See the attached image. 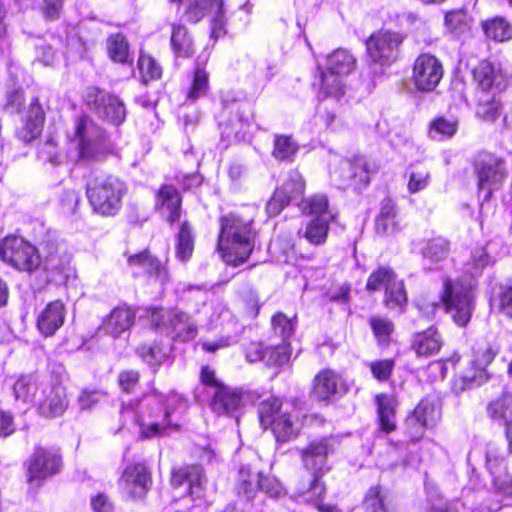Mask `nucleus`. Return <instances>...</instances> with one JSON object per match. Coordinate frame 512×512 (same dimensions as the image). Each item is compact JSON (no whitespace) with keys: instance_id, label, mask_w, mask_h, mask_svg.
Here are the masks:
<instances>
[{"instance_id":"f257e3e1","label":"nucleus","mask_w":512,"mask_h":512,"mask_svg":"<svg viewBox=\"0 0 512 512\" xmlns=\"http://www.w3.org/2000/svg\"><path fill=\"white\" fill-rule=\"evenodd\" d=\"M492 262L485 248H476L471 261L465 265V274L445 280L442 301L458 326L465 327L469 323L475 307L476 277Z\"/></svg>"},{"instance_id":"f03ea898","label":"nucleus","mask_w":512,"mask_h":512,"mask_svg":"<svg viewBox=\"0 0 512 512\" xmlns=\"http://www.w3.org/2000/svg\"><path fill=\"white\" fill-rule=\"evenodd\" d=\"M181 402L182 397L175 392L164 396L152 391L135 403H123L121 415L125 420L133 418L142 438L165 436L171 428H177L171 414Z\"/></svg>"},{"instance_id":"7ed1b4c3","label":"nucleus","mask_w":512,"mask_h":512,"mask_svg":"<svg viewBox=\"0 0 512 512\" xmlns=\"http://www.w3.org/2000/svg\"><path fill=\"white\" fill-rule=\"evenodd\" d=\"M256 238L252 219L236 214L221 218L217 248L228 265L238 266L246 262L255 248Z\"/></svg>"},{"instance_id":"20e7f679","label":"nucleus","mask_w":512,"mask_h":512,"mask_svg":"<svg viewBox=\"0 0 512 512\" xmlns=\"http://www.w3.org/2000/svg\"><path fill=\"white\" fill-rule=\"evenodd\" d=\"M336 448V441L333 438H320L311 441L307 447L302 449L301 458L304 467L312 472L307 479H301L297 491L307 500H314L326 492V487L321 481V475L329 471V454Z\"/></svg>"},{"instance_id":"39448f33","label":"nucleus","mask_w":512,"mask_h":512,"mask_svg":"<svg viewBox=\"0 0 512 512\" xmlns=\"http://www.w3.org/2000/svg\"><path fill=\"white\" fill-rule=\"evenodd\" d=\"M294 410L290 405H283L278 398L270 397L258 406L259 420L265 429L269 427L272 430L278 442H288L295 439L300 431Z\"/></svg>"},{"instance_id":"423d86ee","label":"nucleus","mask_w":512,"mask_h":512,"mask_svg":"<svg viewBox=\"0 0 512 512\" xmlns=\"http://www.w3.org/2000/svg\"><path fill=\"white\" fill-rule=\"evenodd\" d=\"M127 192L125 183L118 177L96 176L86 187L89 203L101 215H115L121 208L122 198Z\"/></svg>"},{"instance_id":"0eeeda50","label":"nucleus","mask_w":512,"mask_h":512,"mask_svg":"<svg viewBox=\"0 0 512 512\" xmlns=\"http://www.w3.org/2000/svg\"><path fill=\"white\" fill-rule=\"evenodd\" d=\"M356 67V58L346 49H337L326 57L320 75V94L339 99L345 93L344 78Z\"/></svg>"},{"instance_id":"6e6552de","label":"nucleus","mask_w":512,"mask_h":512,"mask_svg":"<svg viewBox=\"0 0 512 512\" xmlns=\"http://www.w3.org/2000/svg\"><path fill=\"white\" fill-rule=\"evenodd\" d=\"M368 291L384 290L383 304L390 310L402 311L407 304V294L403 280L397 278L389 267H380L372 272L366 283Z\"/></svg>"},{"instance_id":"1a4fd4ad","label":"nucleus","mask_w":512,"mask_h":512,"mask_svg":"<svg viewBox=\"0 0 512 512\" xmlns=\"http://www.w3.org/2000/svg\"><path fill=\"white\" fill-rule=\"evenodd\" d=\"M0 256L5 263L20 271H35L42 263L38 250L18 236H7L1 241Z\"/></svg>"},{"instance_id":"9d476101","label":"nucleus","mask_w":512,"mask_h":512,"mask_svg":"<svg viewBox=\"0 0 512 512\" xmlns=\"http://www.w3.org/2000/svg\"><path fill=\"white\" fill-rule=\"evenodd\" d=\"M150 321L157 327L164 329L173 339L187 342L197 335V326L192 318L178 310L154 308L150 312Z\"/></svg>"},{"instance_id":"9b49d317","label":"nucleus","mask_w":512,"mask_h":512,"mask_svg":"<svg viewBox=\"0 0 512 512\" xmlns=\"http://www.w3.org/2000/svg\"><path fill=\"white\" fill-rule=\"evenodd\" d=\"M62 457L57 449L36 447L27 461V480L31 486L39 487L47 478L60 472Z\"/></svg>"},{"instance_id":"f8f14e48","label":"nucleus","mask_w":512,"mask_h":512,"mask_svg":"<svg viewBox=\"0 0 512 512\" xmlns=\"http://www.w3.org/2000/svg\"><path fill=\"white\" fill-rule=\"evenodd\" d=\"M403 40V35L398 32L380 30L366 40L367 55L375 64L390 65L397 60Z\"/></svg>"},{"instance_id":"ddd939ff","label":"nucleus","mask_w":512,"mask_h":512,"mask_svg":"<svg viewBox=\"0 0 512 512\" xmlns=\"http://www.w3.org/2000/svg\"><path fill=\"white\" fill-rule=\"evenodd\" d=\"M170 483L175 497H190L201 500L205 495L206 479L203 469L197 465L175 469L171 473Z\"/></svg>"},{"instance_id":"4468645a","label":"nucleus","mask_w":512,"mask_h":512,"mask_svg":"<svg viewBox=\"0 0 512 512\" xmlns=\"http://www.w3.org/2000/svg\"><path fill=\"white\" fill-rule=\"evenodd\" d=\"M443 75V65L434 55L423 53L415 59L411 79L418 91H434L443 78Z\"/></svg>"},{"instance_id":"2eb2a0df","label":"nucleus","mask_w":512,"mask_h":512,"mask_svg":"<svg viewBox=\"0 0 512 512\" xmlns=\"http://www.w3.org/2000/svg\"><path fill=\"white\" fill-rule=\"evenodd\" d=\"M103 138V130L90 118L81 115L75 119L72 140L78 143L82 158L96 159L98 146Z\"/></svg>"},{"instance_id":"dca6fc26","label":"nucleus","mask_w":512,"mask_h":512,"mask_svg":"<svg viewBox=\"0 0 512 512\" xmlns=\"http://www.w3.org/2000/svg\"><path fill=\"white\" fill-rule=\"evenodd\" d=\"M185 17L188 21H200L208 10L213 12L211 35L214 38L225 33L226 20L224 17L223 0H184Z\"/></svg>"},{"instance_id":"f3484780","label":"nucleus","mask_w":512,"mask_h":512,"mask_svg":"<svg viewBox=\"0 0 512 512\" xmlns=\"http://www.w3.org/2000/svg\"><path fill=\"white\" fill-rule=\"evenodd\" d=\"M475 169L479 189L487 191L486 197H489L492 190L497 189L506 177L504 161L489 153L478 156Z\"/></svg>"},{"instance_id":"a211bd4d","label":"nucleus","mask_w":512,"mask_h":512,"mask_svg":"<svg viewBox=\"0 0 512 512\" xmlns=\"http://www.w3.org/2000/svg\"><path fill=\"white\" fill-rule=\"evenodd\" d=\"M474 80L477 83V94L496 97L506 89L508 76L499 65L482 61L474 70Z\"/></svg>"},{"instance_id":"6ab92c4d","label":"nucleus","mask_w":512,"mask_h":512,"mask_svg":"<svg viewBox=\"0 0 512 512\" xmlns=\"http://www.w3.org/2000/svg\"><path fill=\"white\" fill-rule=\"evenodd\" d=\"M335 185L341 189L349 186L366 185L369 183V169L366 160L362 157L351 160H341L339 165L331 172Z\"/></svg>"},{"instance_id":"aec40b11","label":"nucleus","mask_w":512,"mask_h":512,"mask_svg":"<svg viewBox=\"0 0 512 512\" xmlns=\"http://www.w3.org/2000/svg\"><path fill=\"white\" fill-rule=\"evenodd\" d=\"M40 388L35 403L39 414L46 418L61 416L68 406L65 389L49 381Z\"/></svg>"},{"instance_id":"412c9836","label":"nucleus","mask_w":512,"mask_h":512,"mask_svg":"<svg viewBox=\"0 0 512 512\" xmlns=\"http://www.w3.org/2000/svg\"><path fill=\"white\" fill-rule=\"evenodd\" d=\"M305 189V182L298 171H291L288 180L277 188L268 201L266 209L270 216H277L292 199L300 197Z\"/></svg>"},{"instance_id":"4be33fe9","label":"nucleus","mask_w":512,"mask_h":512,"mask_svg":"<svg viewBox=\"0 0 512 512\" xmlns=\"http://www.w3.org/2000/svg\"><path fill=\"white\" fill-rule=\"evenodd\" d=\"M347 385L343 377L332 369L319 371L312 383V394L318 401H330L345 394Z\"/></svg>"},{"instance_id":"5701e85b","label":"nucleus","mask_w":512,"mask_h":512,"mask_svg":"<svg viewBox=\"0 0 512 512\" xmlns=\"http://www.w3.org/2000/svg\"><path fill=\"white\" fill-rule=\"evenodd\" d=\"M151 483V474L143 464L126 467L120 479L123 491L135 499L143 498L149 491Z\"/></svg>"},{"instance_id":"b1692460","label":"nucleus","mask_w":512,"mask_h":512,"mask_svg":"<svg viewBox=\"0 0 512 512\" xmlns=\"http://www.w3.org/2000/svg\"><path fill=\"white\" fill-rule=\"evenodd\" d=\"M44 113L37 99H33L25 110L22 123L16 130L18 139L23 142H30L37 138L43 127Z\"/></svg>"},{"instance_id":"393cba45","label":"nucleus","mask_w":512,"mask_h":512,"mask_svg":"<svg viewBox=\"0 0 512 512\" xmlns=\"http://www.w3.org/2000/svg\"><path fill=\"white\" fill-rule=\"evenodd\" d=\"M94 102L99 117L109 123L119 125L125 120L126 108L117 96L96 90Z\"/></svg>"},{"instance_id":"a878e982","label":"nucleus","mask_w":512,"mask_h":512,"mask_svg":"<svg viewBox=\"0 0 512 512\" xmlns=\"http://www.w3.org/2000/svg\"><path fill=\"white\" fill-rule=\"evenodd\" d=\"M181 202V196L175 187L163 185L156 195L155 208L166 216L168 222L174 223L180 218Z\"/></svg>"},{"instance_id":"bb28decb","label":"nucleus","mask_w":512,"mask_h":512,"mask_svg":"<svg viewBox=\"0 0 512 512\" xmlns=\"http://www.w3.org/2000/svg\"><path fill=\"white\" fill-rule=\"evenodd\" d=\"M127 262L135 274L143 272L149 276L155 277L160 283H164L168 280L165 266H163L159 260L152 257L146 250L130 255Z\"/></svg>"},{"instance_id":"cd10ccee","label":"nucleus","mask_w":512,"mask_h":512,"mask_svg":"<svg viewBox=\"0 0 512 512\" xmlns=\"http://www.w3.org/2000/svg\"><path fill=\"white\" fill-rule=\"evenodd\" d=\"M440 417L437 405L429 401H421L407 418V425L414 429L415 436H422L424 429L435 425Z\"/></svg>"},{"instance_id":"c85d7f7f","label":"nucleus","mask_w":512,"mask_h":512,"mask_svg":"<svg viewBox=\"0 0 512 512\" xmlns=\"http://www.w3.org/2000/svg\"><path fill=\"white\" fill-rule=\"evenodd\" d=\"M243 404L242 392L227 385L217 389L211 400V409L218 415L233 414Z\"/></svg>"},{"instance_id":"c756f323","label":"nucleus","mask_w":512,"mask_h":512,"mask_svg":"<svg viewBox=\"0 0 512 512\" xmlns=\"http://www.w3.org/2000/svg\"><path fill=\"white\" fill-rule=\"evenodd\" d=\"M135 313L128 307L120 306L114 308L103 320L102 330L114 338L119 337L123 332L130 329L134 324Z\"/></svg>"},{"instance_id":"7c9ffc66","label":"nucleus","mask_w":512,"mask_h":512,"mask_svg":"<svg viewBox=\"0 0 512 512\" xmlns=\"http://www.w3.org/2000/svg\"><path fill=\"white\" fill-rule=\"evenodd\" d=\"M64 318V304L58 300L53 301L38 316L37 327L44 336H51L63 325Z\"/></svg>"},{"instance_id":"2f4dec72","label":"nucleus","mask_w":512,"mask_h":512,"mask_svg":"<svg viewBox=\"0 0 512 512\" xmlns=\"http://www.w3.org/2000/svg\"><path fill=\"white\" fill-rule=\"evenodd\" d=\"M261 474L249 464L241 465L235 485L238 496L245 500L253 499L259 491Z\"/></svg>"},{"instance_id":"473e14b6","label":"nucleus","mask_w":512,"mask_h":512,"mask_svg":"<svg viewBox=\"0 0 512 512\" xmlns=\"http://www.w3.org/2000/svg\"><path fill=\"white\" fill-rule=\"evenodd\" d=\"M412 347L418 356L430 357L440 351L442 338L437 329L430 327L414 336Z\"/></svg>"},{"instance_id":"72a5a7b5","label":"nucleus","mask_w":512,"mask_h":512,"mask_svg":"<svg viewBox=\"0 0 512 512\" xmlns=\"http://www.w3.org/2000/svg\"><path fill=\"white\" fill-rule=\"evenodd\" d=\"M399 229L397 222V210L391 199L381 202L380 212L375 219V230L379 235H390Z\"/></svg>"},{"instance_id":"f704fd0d","label":"nucleus","mask_w":512,"mask_h":512,"mask_svg":"<svg viewBox=\"0 0 512 512\" xmlns=\"http://www.w3.org/2000/svg\"><path fill=\"white\" fill-rule=\"evenodd\" d=\"M46 380H40L34 375L21 376L13 386L16 400L36 403L37 394Z\"/></svg>"},{"instance_id":"c9c22d12","label":"nucleus","mask_w":512,"mask_h":512,"mask_svg":"<svg viewBox=\"0 0 512 512\" xmlns=\"http://www.w3.org/2000/svg\"><path fill=\"white\" fill-rule=\"evenodd\" d=\"M419 251L431 263L445 260L450 251L449 242L443 237H435L420 243Z\"/></svg>"},{"instance_id":"e433bc0d","label":"nucleus","mask_w":512,"mask_h":512,"mask_svg":"<svg viewBox=\"0 0 512 512\" xmlns=\"http://www.w3.org/2000/svg\"><path fill=\"white\" fill-rule=\"evenodd\" d=\"M332 220L333 219H329L325 216L314 217L306 224L303 231H299V234L309 243L321 245L326 241L329 223Z\"/></svg>"},{"instance_id":"4c0bfd02","label":"nucleus","mask_w":512,"mask_h":512,"mask_svg":"<svg viewBox=\"0 0 512 512\" xmlns=\"http://www.w3.org/2000/svg\"><path fill=\"white\" fill-rule=\"evenodd\" d=\"M380 429L390 433L396 428L395 423V401L392 397L384 394L376 396Z\"/></svg>"},{"instance_id":"58836bf2","label":"nucleus","mask_w":512,"mask_h":512,"mask_svg":"<svg viewBox=\"0 0 512 512\" xmlns=\"http://www.w3.org/2000/svg\"><path fill=\"white\" fill-rule=\"evenodd\" d=\"M298 206L305 214L314 215L315 217L325 216L329 219L335 218V214L329 209L327 196L324 194H315L304 199Z\"/></svg>"},{"instance_id":"ea45409f","label":"nucleus","mask_w":512,"mask_h":512,"mask_svg":"<svg viewBox=\"0 0 512 512\" xmlns=\"http://www.w3.org/2000/svg\"><path fill=\"white\" fill-rule=\"evenodd\" d=\"M42 262L45 269L62 272L69 263V256L62 247L48 242L44 248Z\"/></svg>"},{"instance_id":"a19ab883","label":"nucleus","mask_w":512,"mask_h":512,"mask_svg":"<svg viewBox=\"0 0 512 512\" xmlns=\"http://www.w3.org/2000/svg\"><path fill=\"white\" fill-rule=\"evenodd\" d=\"M171 46L178 57H190L194 53L193 41L187 29L181 25L172 28Z\"/></svg>"},{"instance_id":"79ce46f5","label":"nucleus","mask_w":512,"mask_h":512,"mask_svg":"<svg viewBox=\"0 0 512 512\" xmlns=\"http://www.w3.org/2000/svg\"><path fill=\"white\" fill-rule=\"evenodd\" d=\"M485 35L496 41L503 42L512 38V26L502 17L489 19L482 24Z\"/></svg>"},{"instance_id":"37998d69","label":"nucleus","mask_w":512,"mask_h":512,"mask_svg":"<svg viewBox=\"0 0 512 512\" xmlns=\"http://www.w3.org/2000/svg\"><path fill=\"white\" fill-rule=\"evenodd\" d=\"M488 379V375L482 370L475 372L471 367L467 368L462 374L456 376L452 382V390L460 394L467 389L480 386Z\"/></svg>"},{"instance_id":"c03bdc74","label":"nucleus","mask_w":512,"mask_h":512,"mask_svg":"<svg viewBox=\"0 0 512 512\" xmlns=\"http://www.w3.org/2000/svg\"><path fill=\"white\" fill-rule=\"evenodd\" d=\"M487 413L494 420L507 421L512 417V394L502 393L487 405Z\"/></svg>"},{"instance_id":"a18cd8bd","label":"nucleus","mask_w":512,"mask_h":512,"mask_svg":"<svg viewBox=\"0 0 512 512\" xmlns=\"http://www.w3.org/2000/svg\"><path fill=\"white\" fill-rule=\"evenodd\" d=\"M138 355L151 367H159L168 357L169 349L160 344H142L137 348Z\"/></svg>"},{"instance_id":"49530a36","label":"nucleus","mask_w":512,"mask_h":512,"mask_svg":"<svg viewBox=\"0 0 512 512\" xmlns=\"http://www.w3.org/2000/svg\"><path fill=\"white\" fill-rule=\"evenodd\" d=\"M458 129L456 119H446L439 117L433 120L429 126V137L433 140H444L455 135Z\"/></svg>"},{"instance_id":"de8ad7c7","label":"nucleus","mask_w":512,"mask_h":512,"mask_svg":"<svg viewBox=\"0 0 512 512\" xmlns=\"http://www.w3.org/2000/svg\"><path fill=\"white\" fill-rule=\"evenodd\" d=\"M298 151V144L291 136L275 135L272 155L281 161L291 160Z\"/></svg>"},{"instance_id":"09e8293b","label":"nucleus","mask_w":512,"mask_h":512,"mask_svg":"<svg viewBox=\"0 0 512 512\" xmlns=\"http://www.w3.org/2000/svg\"><path fill=\"white\" fill-rule=\"evenodd\" d=\"M431 181V172L426 166H412L409 172L407 189L414 194L426 189Z\"/></svg>"},{"instance_id":"8fccbe9b","label":"nucleus","mask_w":512,"mask_h":512,"mask_svg":"<svg viewBox=\"0 0 512 512\" xmlns=\"http://www.w3.org/2000/svg\"><path fill=\"white\" fill-rule=\"evenodd\" d=\"M194 249L193 235L191 231V227L188 223H182L178 237H177V247H176V255L181 261L188 260Z\"/></svg>"},{"instance_id":"3c124183","label":"nucleus","mask_w":512,"mask_h":512,"mask_svg":"<svg viewBox=\"0 0 512 512\" xmlns=\"http://www.w3.org/2000/svg\"><path fill=\"white\" fill-rule=\"evenodd\" d=\"M107 49L110 58L119 63H125L129 57L126 38L122 34H113L107 40Z\"/></svg>"},{"instance_id":"603ef678","label":"nucleus","mask_w":512,"mask_h":512,"mask_svg":"<svg viewBox=\"0 0 512 512\" xmlns=\"http://www.w3.org/2000/svg\"><path fill=\"white\" fill-rule=\"evenodd\" d=\"M478 97V105L476 109V114L480 118L486 121H493L499 115V103L496 100V97H492L491 95L485 94H477Z\"/></svg>"},{"instance_id":"864d4df0","label":"nucleus","mask_w":512,"mask_h":512,"mask_svg":"<svg viewBox=\"0 0 512 512\" xmlns=\"http://www.w3.org/2000/svg\"><path fill=\"white\" fill-rule=\"evenodd\" d=\"M387 497L379 486L371 487L365 496L364 507L366 512H389Z\"/></svg>"},{"instance_id":"5fc2aeb1","label":"nucleus","mask_w":512,"mask_h":512,"mask_svg":"<svg viewBox=\"0 0 512 512\" xmlns=\"http://www.w3.org/2000/svg\"><path fill=\"white\" fill-rule=\"evenodd\" d=\"M138 67L144 82L159 79L162 75L161 66L149 55L139 57Z\"/></svg>"},{"instance_id":"6e6d98bb","label":"nucleus","mask_w":512,"mask_h":512,"mask_svg":"<svg viewBox=\"0 0 512 512\" xmlns=\"http://www.w3.org/2000/svg\"><path fill=\"white\" fill-rule=\"evenodd\" d=\"M232 324L234 325V330L232 333L221 337L217 341L203 342L202 343L203 349L208 352H215L220 348L228 347L230 345L237 343L239 340V336L241 335V333L243 331V326L239 325L236 322H233Z\"/></svg>"},{"instance_id":"4d7b16f0","label":"nucleus","mask_w":512,"mask_h":512,"mask_svg":"<svg viewBox=\"0 0 512 512\" xmlns=\"http://www.w3.org/2000/svg\"><path fill=\"white\" fill-rule=\"evenodd\" d=\"M370 326L379 343L388 342L393 330V323L385 317L374 316L370 319Z\"/></svg>"},{"instance_id":"13d9d810","label":"nucleus","mask_w":512,"mask_h":512,"mask_svg":"<svg viewBox=\"0 0 512 512\" xmlns=\"http://www.w3.org/2000/svg\"><path fill=\"white\" fill-rule=\"evenodd\" d=\"M209 88L208 74L201 68H197L194 73L192 86L188 92V98L196 100L206 95Z\"/></svg>"},{"instance_id":"bf43d9fd","label":"nucleus","mask_w":512,"mask_h":512,"mask_svg":"<svg viewBox=\"0 0 512 512\" xmlns=\"http://www.w3.org/2000/svg\"><path fill=\"white\" fill-rule=\"evenodd\" d=\"M272 327L274 333L278 335L283 342H286L294 333L293 321L282 313H278L272 318Z\"/></svg>"},{"instance_id":"052dcab7","label":"nucleus","mask_w":512,"mask_h":512,"mask_svg":"<svg viewBox=\"0 0 512 512\" xmlns=\"http://www.w3.org/2000/svg\"><path fill=\"white\" fill-rule=\"evenodd\" d=\"M445 25L452 32H463L468 27V16L464 9H456L446 13Z\"/></svg>"},{"instance_id":"680f3d73","label":"nucleus","mask_w":512,"mask_h":512,"mask_svg":"<svg viewBox=\"0 0 512 512\" xmlns=\"http://www.w3.org/2000/svg\"><path fill=\"white\" fill-rule=\"evenodd\" d=\"M486 465L492 477L505 472V460L499 454L498 449L494 445H489L486 452Z\"/></svg>"},{"instance_id":"e2e57ef3","label":"nucleus","mask_w":512,"mask_h":512,"mask_svg":"<svg viewBox=\"0 0 512 512\" xmlns=\"http://www.w3.org/2000/svg\"><path fill=\"white\" fill-rule=\"evenodd\" d=\"M392 359L376 360L369 364L372 375L379 381H386L394 368Z\"/></svg>"},{"instance_id":"0e129e2a","label":"nucleus","mask_w":512,"mask_h":512,"mask_svg":"<svg viewBox=\"0 0 512 512\" xmlns=\"http://www.w3.org/2000/svg\"><path fill=\"white\" fill-rule=\"evenodd\" d=\"M289 353L286 345H277L266 347V364L267 365H283L289 360Z\"/></svg>"},{"instance_id":"69168bd1","label":"nucleus","mask_w":512,"mask_h":512,"mask_svg":"<svg viewBox=\"0 0 512 512\" xmlns=\"http://www.w3.org/2000/svg\"><path fill=\"white\" fill-rule=\"evenodd\" d=\"M35 60L45 66L52 65L55 60V51L52 45L40 39L35 45Z\"/></svg>"},{"instance_id":"338daca9","label":"nucleus","mask_w":512,"mask_h":512,"mask_svg":"<svg viewBox=\"0 0 512 512\" xmlns=\"http://www.w3.org/2000/svg\"><path fill=\"white\" fill-rule=\"evenodd\" d=\"M496 355V351L491 348H486L485 350H479L475 353L474 360L471 361L470 367L475 372H482L487 374L486 367L489 365Z\"/></svg>"},{"instance_id":"774afa93","label":"nucleus","mask_w":512,"mask_h":512,"mask_svg":"<svg viewBox=\"0 0 512 512\" xmlns=\"http://www.w3.org/2000/svg\"><path fill=\"white\" fill-rule=\"evenodd\" d=\"M259 490L270 497H279L283 493V486L274 476L261 474Z\"/></svg>"}]
</instances>
